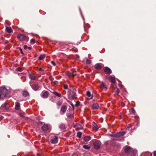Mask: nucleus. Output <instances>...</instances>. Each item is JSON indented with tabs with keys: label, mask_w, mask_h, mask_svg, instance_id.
Returning <instances> with one entry per match:
<instances>
[{
	"label": "nucleus",
	"mask_w": 156,
	"mask_h": 156,
	"mask_svg": "<svg viewBox=\"0 0 156 156\" xmlns=\"http://www.w3.org/2000/svg\"><path fill=\"white\" fill-rule=\"evenodd\" d=\"M70 105H71L72 108L74 109V105L72 103H71Z\"/></svg>",
	"instance_id": "44"
},
{
	"label": "nucleus",
	"mask_w": 156,
	"mask_h": 156,
	"mask_svg": "<svg viewBox=\"0 0 156 156\" xmlns=\"http://www.w3.org/2000/svg\"><path fill=\"white\" fill-rule=\"evenodd\" d=\"M7 89L4 87L0 88V100L3 99L5 96L7 92Z\"/></svg>",
	"instance_id": "1"
},
{
	"label": "nucleus",
	"mask_w": 156,
	"mask_h": 156,
	"mask_svg": "<svg viewBox=\"0 0 156 156\" xmlns=\"http://www.w3.org/2000/svg\"><path fill=\"white\" fill-rule=\"evenodd\" d=\"M93 128L97 131L98 129V126L96 124L93 126Z\"/></svg>",
	"instance_id": "27"
},
{
	"label": "nucleus",
	"mask_w": 156,
	"mask_h": 156,
	"mask_svg": "<svg viewBox=\"0 0 156 156\" xmlns=\"http://www.w3.org/2000/svg\"><path fill=\"white\" fill-rule=\"evenodd\" d=\"M83 140L86 141H89L90 140V136H86L84 137Z\"/></svg>",
	"instance_id": "23"
},
{
	"label": "nucleus",
	"mask_w": 156,
	"mask_h": 156,
	"mask_svg": "<svg viewBox=\"0 0 156 156\" xmlns=\"http://www.w3.org/2000/svg\"><path fill=\"white\" fill-rule=\"evenodd\" d=\"M16 103L15 109L17 110H19L20 108V103L17 102H16Z\"/></svg>",
	"instance_id": "20"
},
{
	"label": "nucleus",
	"mask_w": 156,
	"mask_h": 156,
	"mask_svg": "<svg viewBox=\"0 0 156 156\" xmlns=\"http://www.w3.org/2000/svg\"><path fill=\"white\" fill-rule=\"evenodd\" d=\"M24 48L25 49H26L27 48L29 50H31L32 49V48L31 47H29L27 46V45H25L24 46Z\"/></svg>",
	"instance_id": "31"
},
{
	"label": "nucleus",
	"mask_w": 156,
	"mask_h": 156,
	"mask_svg": "<svg viewBox=\"0 0 156 156\" xmlns=\"http://www.w3.org/2000/svg\"><path fill=\"white\" fill-rule=\"evenodd\" d=\"M87 96L90 98H92V96H91L90 92L89 91H87V92L86 93Z\"/></svg>",
	"instance_id": "30"
},
{
	"label": "nucleus",
	"mask_w": 156,
	"mask_h": 156,
	"mask_svg": "<svg viewBox=\"0 0 156 156\" xmlns=\"http://www.w3.org/2000/svg\"><path fill=\"white\" fill-rule=\"evenodd\" d=\"M99 105L97 103H94L92 105V108L93 109H96L99 108Z\"/></svg>",
	"instance_id": "18"
},
{
	"label": "nucleus",
	"mask_w": 156,
	"mask_h": 156,
	"mask_svg": "<svg viewBox=\"0 0 156 156\" xmlns=\"http://www.w3.org/2000/svg\"><path fill=\"white\" fill-rule=\"evenodd\" d=\"M131 148L129 146H127L125 147L124 151L126 153H129L131 150Z\"/></svg>",
	"instance_id": "13"
},
{
	"label": "nucleus",
	"mask_w": 156,
	"mask_h": 156,
	"mask_svg": "<svg viewBox=\"0 0 156 156\" xmlns=\"http://www.w3.org/2000/svg\"><path fill=\"white\" fill-rule=\"evenodd\" d=\"M48 95V92L46 91H43L41 93L42 97L44 98H47Z\"/></svg>",
	"instance_id": "5"
},
{
	"label": "nucleus",
	"mask_w": 156,
	"mask_h": 156,
	"mask_svg": "<svg viewBox=\"0 0 156 156\" xmlns=\"http://www.w3.org/2000/svg\"><path fill=\"white\" fill-rule=\"evenodd\" d=\"M80 104V102L79 101H77L75 105L76 107H78V106Z\"/></svg>",
	"instance_id": "35"
},
{
	"label": "nucleus",
	"mask_w": 156,
	"mask_h": 156,
	"mask_svg": "<svg viewBox=\"0 0 156 156\" xmlns=\"http://www.w3.org/2000/svg\"><path fill=\"white\" fill-rule=\"evenodd\" d=\"M52 93L55 95L59 98H61V95L60 94L58 93L56 91H54Z\"/></svg>",
	"instance_id": "24"
},
{
	"label": "nucleus",
	"mask_w": 156,
	"mask_h": 156,
	"mask_svg": "<svg viewBox=\"0 0 156 156\" xmlns=\"http://www.w3.org/2000/svg\"><path fill=\"white\" fill-rule=\"evenodd\" d=\"M86 63L87 64H90L91 63V60L90 59H87L86 60Z\"/></svg>",
	"instance_id": "33"
},
{
	"label": "nucleus",
	"mask_w": 156,
	"mask_h": 156,
	"mask_svg": "<svg viewBox=\"0 0 156 156\" xmlns=\"http://www.w3.org/2000/svg\"><path fill=\"white\" fill-rule=\"evenodd\" d=\"M51 63L52 65L53 66H55L56 65V64L55 62L53 61H51Z\"/></svg>",
	"instance_id": "38"
},
{
	"label": "nucleus",
	"mask_w": 156,
	"mask_h": 156,
	"mask_svg": "<svg viewBox=\"0 0 156 156\" xmlns=\"http://www.w3.org/2000/svg\"><path fill=\"white\" fill-rule=\"evenodd\" d=\"M39 70L41 71H44V70L42 68H40L39 69Z\"/></svg>",
	"instance_id": "45"
},
{
	"label": "nucleus",
	"mask_w": 156,
	"mask_h": 156,
	"mask_svg": "<svg viewBox=\"0 0 156 156\" xmlns=\"http://www.w3.org/2000/svg\"><path fill=\"white\" fill-rule=\"evenodd\" d=\"M59 128L61 130H63L66 129L65 125L63 124H60L59 126Z\"/></svg>",
	"instance_id": "19"
},
{
	"label": "nucleus",
	"mask_w": 156,
	"mask_h": 156,
	"mask_svg": "<svg viewBox=\"0 0 156 156\" xmlns=\"http://www.w3.org/2000/svg\"><path fill=\"white\" fill-rule=\"evenodd\" d=\"M67 110V107L66 106H62L61 108L60 114L62 115L65 113Z\"/></svg>",
	"instance_id": "6"
},
{
	"label": "nucleus",
	"mask_w": 156,
	"mask_h": 156,
	"mask_svg": "<svg viewBox=\"0 0 156 156\" xmlns=\"http://www.w3.org/2000/svg\"><path fill=\"white\" fill-rule=\"evenodd\" d=\"M71 88L69 89V93L68 96L71 95L73 94H74L76 93V89L73 87H71Z\"/></svg>",
	"instance_id": "4"
},
{
	"label": "nucleus",
	"mask_w": 156,
	"mask_h": 156,
	"mask_svg": "<svg viewBox=\"0 0 156 156\" xmlns=\"http://www.w3.org/2000/svg\"><path fill=\"white\" fill-rule=\"evenodd\" d=\"M58 141V137L55 136H54V138L50 140V142L52 144H55Z\"/></svg>",
	"instance_id": "10"
},
{
	"label": "nucleus",
	"mask_w": 156,
	"mask_h": 156,
	"mask_svg": "<svg viewBox=\"0 0 156 156\" xmlns=\"http://www.w3.org/2000/svg\"><path fill=\"white\" fill-rule=\"evenodd\" d=\"M32 89L34 91H37L39 88V85L36 83H34L33 84H30Z\"/></svg>",
	"instance_id": "3"
},
{
	"label": "nucleus",
	"mask_w": 156,
	"mask_h": 156,
	"mask_svg": "<svg viewBox=\"0 0 156 156\" xmlns=\"http://www.w3.org/2000/svg\"><path fill=\"white\" fill-rule=\"evenodd\" d=\"M35 39H31L30 40V42L33 44H34L35 43Z\"/></svg>",
	"instance_id": "39"
},
{
	"label": "nucleus",
	"mask_w": 156,
	"mask_h": 156,
	"mask_svg": "<svg viewBox=\"0 0 156 156\" xmlns=\"http://www.w3.org/2000/svg\"><path fill=\"white\" fill-rule=\"evenodd\" d=\"M9 105L7 103H5L2 104L1 106L2 108H4L5 110H7L9 109Z\"/></svg>",
	"instance_id": "11"
},
{
	"label": "nucleus",
	"mask_w": 156,
	"mask_h": 156,
	"mask_svg": "<svg viewBox=\"0 0 156 156\" xmlns=\"http://www.w3.org/2000/svg\"><path fill=\"white\" fill-rule=\"evenodd\" d=\"M39 122H41V123H42V122H39Z\"/></svg>",
	"instance_id": "49"
},
{
	"label": "nucleus",
	"mask_w": 156,
	"mask_h": 156,
	"mask_svg": "<svg viewBox=\"0 0 156 156\" xmlns=\"http://www.w3.org/2000/svg\"><path fill=\"white\" fill-rule=\"evenodd\" d=\"M54 83L55 84L57 85L58 84V82L57 81H55Z\"/></svg>",
	"instance_id": "43"
},
{
	"label": "nucleus",
	"mask_w": 156,
	"mask_h": 156,
	"mask_svg": "<svg viewBox=\"0 0 156 156\" xmlns=\"http://www.w3.org/2000/svg\"><path fill=\"white\" fill-rule=\"evenodd\" d=\"M48 128V126L47 124H44L41 127L42 129L44 131H46Z\"/></svg>",
	"instance_id": "15"
},
{
	"label": "nucleus",
	"mask_w": 156,
	"mask_h": 156,
	"mask_svg": "<svg viewBox=\"0 0 156 156\" xmlns=\"http://www.w3.org/2000/svg\"><path fill=\"white\" fill-rule=\"evenodd\" d=\"M131 112L132 113H134L135 112V111L133 108L131 111Z\"/></svg>",
	"instance_id": "41"
},
{
	"label": "nucleus",
	"mask_w": 156,
	"mask_h": 156,
	"mask_svg": "<svg viewBox=\"0 0 156 156\" xmlns=\"http://www.w3.org/2000/svg\"><path fill=\"white\" fill-rule=\"evenodd\" d=\"M95 68L97 69H100L102 68V66L100 63H97L94 66Z\"/></svg>",
	"instance_id": "14"
},
{
	"label": "nucleus",
	"mask_w": 156,
	"mask_h": 156,
	"mask_svg": "<svg viewBox=\"0 0 156 156\" xmlns=\"http://www.w3.org/2000/svg\"><path fill=\"white\" fill-rule=\"evenodd\" d=\"M154 156H156V151H154Z\"/></svg>",
	"instance_id": "46"
},
{
	"label": "nucleus",
	"mask_w": 156,
	"mask_h": 156,
	"mask_svg": "<svg viewBox=\"0 0 156 156\" xmlns=\"http://www.w3.org/2000/svg\"><path fill=\"white\" fill-rule=\"evenodd\" d=\"M75 126L77 128L79 129H82V125L80 124H76V125H75Z\"/></svg>",
	"instance_id": "28"
},
{
	"label": "nucleus",
	"mask_w": 156,
	"mask_h": 156,
	"mask_svg": "<svg viewBox=\"0 0 156 156\" xmlns=\"http://www.w3.org/2000/svg\"><path fill=\"white\" fill-rule=\"evenodd\" d=\"M101 87L103 88H106V87L105 85L103 83H101Z\"/></svg>",
	"instance_id": "34"
},
{
	"label": "nucleus",
	"mask_w": 156,
	"mask_h": 156,
	"mask_svg": "<svg viewBox=\"0 0 156 156\" xmlns=\"http://www.w3.org/2000/svg\"><path fill=\"white\" fill-rule=\"evenodd\" d=\"M17 37L18 38L20 41H23L25 39V36L23 34H20L18 35Z\"/></svg>",
	"instance_id": "9"
},
{
	"label": "nucleus",
	"mask_w": 156,
	"mask_h": 156,
	"mask_svg": "<svg viewBox=\"0 0 156 156\" xmlns=\"http://www.w3.org/2000/svg\"><path fill=\"white\" fill-rule=\"evenodd\" d=\"M68 98L69 99L71 100H72L75 99L77 98V97H76V93L74 94H73L70 96H69Z\"/></svg>",
	"instance_id": "12"
},
{
	"label": "nucleus",
	"mask_w": 156,
	"mask_h": 156,
	"mask_svg": "<svg viewBox=\"0 0 156 156\" xmlns=\"http://www.w3.org/2000/svg\"><path fill=\"white\" fill-rule=\"evenodd\" d=\"M20 51H21V53L22 54H23V52L22 51V50L21 49H20Z\"/></svg>",
	"instance_id": "48"
},
{
	"label": "nucleus",
	"mask_w": 156,
	"mask_h": 156,
	"mask_svg": "<svg viewBox=\"0 0 156 156\" xmlns=\"http://www.w3.org/2000/svg\"><path fill=\"white\" fill-rule=\"evenodd\" d=\"M80 12L81 13V11L80 9Z\"/></svg>",
	"instance_id": "50"
},
{
	"label": "nucleus",
	"mask_w": 156,
	"mask_h": 156,
	"mask_svg": "<svg viewBox=\"0 0 156 156\" xmlns=\"http://www.w3.org/2000/svg\"><path fill=\"white\" fill-rule=\"evenodd\" d=\"M126 133V132L124 131L119 132L114 135L115 137H120L123 136Z\"/></svg>",
	"instance_id": "7"
},
{
	"label": "nucleus",
	"mask_w": 156,
	"mask_h": 156,
	"mask_svg": "<svg viewBox=\"0 0 156 156\" xmlns=\"http://www.w3.org/2000/svg\"><path fill=\"white\" fill-rule=\"evenodd\" d=\"M45 57V55L44 54L41 55H40L39 58V59L41 60L44 59Z\"/></svg>",
	"instance_id": "25"
},
{
	"label": "nucleus",
	"mask_w": 156,
	"mask_h": 156,
	"mask_svg": "<svg viewBox=\"0 0 156 156\" xmlns=\"http://www.w3.org/2000/svg\"><path fill=\"white\" fill-rule=\"evenodd\" d=\"M105 72L107 74H109L112 73L111 69L107 67H105L104 69Z\"/></svg>",
	"instance_id": "8"
},
{
	"label": "nucleus",
	"mask_w": 156,
	"mask_h": 156,
	"mask_svg": "<svg viewBox=\"0 0 156 156\" xmlns=\"http://www.w3.org/2000/svg\"><path fill=\"white\" fill-rule=\"evenodd\" d=\"M38 120H41V119L40 118V117H37L36 118Z\"/></svg>",
	"instance_id": "47"
},
{
	"label": "nucleus",
	"mask_w": 156,
	"mask_h": 156,
	"mask_svg": "<svg viewBox=\"0 0 156 156\" xmlns=\"http://www.w3.org/2000/svg\"><path fill=\"white\" fill-rule=\"evenodd\" d=\"M82 133L81 132H78L77 133V136L79 138L81 137Z\"/></svg>",
	"instance_id": "32"
},
{
	"label": "nucleus",
	"mask_w": 156,
	"mask_h": 156,
	"mask_svg": "<svg viewBox=\"0 0 156 156\" xmlns=\"http://www.w3.org/2000/svg\"><path fill=\"white\" fill-rule=\"evenodd\" d=\"M94 148L95 149H98L100 148L101 146V143L99 141H97L93 143Z\"/></svg>",
	"instance_id": "2"
},
{
	"label": "nucleus",
	"mask_w": 156,
	"mask_h": 156,
	"mask_svg": "<svg viewBox=\"0 0 156 156\" xmlns=\"http://www.w3.org/2000/svg\"><path fill=\"white\" fill-rule=\"evenodd\" d=\"M6 30L9 33H11L12 31V29L10 27H6Z\"/></svg>",
	"instance_id": "26"
},
{
	"label": "nucleus",
	"mask_w": 156,
	"mask_h": 156,
	"mask_svg": "<svg viewBox=\"0 0 156 156\" xmlns=\"http://www.w3.org/2000/svg\"><path fill=\"white\" fill-rule=\"evenodd\" d=\"M83 147L87 150H89L90 148V146H88V145H84L83 146Z\"/></svg>",
	"instance_id": "29"
},
{
	"label": "nucleus",
	"mask_w": 156,
	"mask_h": 156,
	"mask_svg": "<svg viewBox=\"0 0 156 156\" xmlns=\"http://www.w3.org/2000/svg\"><path fill=\"white\" fill-rule=\"evenodd\" d=\"M62 104V103L60 101H58L57 103V105L60 106H61Z\"/></svg>",
	"instance_id": "36"
},
{
	"label": "nucleus",
	"mask_w": 156,
	"mask_h": 156,
	"mask_svg": "<svg viewBox=\"0 0 156 156\" xmlns=\"http://www.w3.org/2000/svg\"><path fill=\"white\" fill-rule=\"evenodd\" d=\"M67 116L68 118H71L73 117V115H69L67 114Z\"/></svg>",
	"instance_id": "42"
},
{
	"label": "nucleus",
	"mask_w": 156,
	"mask_h": 156,
	"mask_svg": "<svg viewBox=\"0 0 156 156\" xmlns=\"http://www.w3.org/2000/svg\"><path fill=\"white\" fill-rule=\"evenodd\" d=\"M29 76L30 79L31 80H34L35 79V76L33 73H29Z\"/></svg>",
	"instance_id": "17"
},
{
	"label": "nucleus",
	"mask_w": 156,
	"mask_h": 156,
	"mask_svg": "<svg viewBox=\"0 0 156 156\" xmlns=\"http://www.w3.org/2000/svg\"><path fill=\"white\" fill-rule=\"evenodd\" d=\"M23 95L25 97L29 95V93L27 91H24L23 92Z\"/></svg>",
	"instance_id": "21"
},
{
	"label": "nucleus",
	"mask_w": 156,
	"mask_h": 156,
	"mask_svg": "<svg viewBox=\"0 0 156 156\" xmlns=\"http://www.w3.org/2000/svg\"><path fill=\"white\" fill-rule=\"evenodd\" d=\"M76 74L75 72H67L66 73V75L67 76H74Z\"/></svg>",
	"instance_id": "16"
},
{
	"label": "nucleus",
	"mask_w": 156,
	"mask_h": 156,
	"mask_svg": "<svg viewBox=\"0 0 156 156\" xmlns=\"http://www.w3.org/2000/svg\"><path fill=\"white\" fill-rule=\"evenodd\" d=\"M17 70L18 71H20V70H19L18 69Z\"/></svg>",
	"instance_id": "51"
},
{
	"label": "nucleus",
	"mask_w": 156,
	"mask_h": 156,
	"mask_svg": "<svg viewBox=\"0 0 156 156\" xmlns=\"http://www.w3.org/2000/svg\"><path fill=\"white\" fill-rule=\"evenodd\" d=\"M64 88L65 89H68V85L66 84H64Z\"/></svg>",
	"instance_id": "37"
},
{
	"label": "nucleus",
	"mask_w": 156,
	"mask_h": 156,
	"mask_svg": "<svg viewBox=\"0 0 156 156\" xmlns=\"http://www.w3.org/2000/svg\"><path fill=\"white\" fill-rule=\"evenodd\" d=\"M115 91L116 92V94H118L119 92V90L118 88H117L115 90Z\"/></svg>",
	"instance_id": "40"
},
{
	"label": "nucleus",
	"mask_w": 156,
	"mask_h": 156,
	"mask_svg": "<svg viewBox=\"0 0 156 156\" xmlns=\"http://www.w3.org/2000/svg\"><path fill=\"white\" fill-rule=\"evenodd\" d=\"M109 79L111 82L112 83H115V78L114 77L110 76L109 77Z\"/></svg>",
	"instance_id": "22"
}]
</instances>
